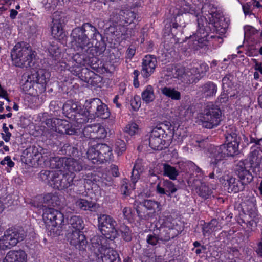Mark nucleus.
<instances>
[{"label":"nucleus","instance_id":"obj_1","mask_svg":"<svg viewBox=\"0 0 262 262\" xmlns=\"http://www.w3.org/2000/svg\"><path fill=\"white\" fill-rule=\"evenodd\" d=\"M98 36H101L96 28L91 23H84L81 27L73 29L71 33V45L76 52L72 57L74 66H91L92 59L95 55L96 49L90 41L89 37L97 40Z\"/></svg>","mask_w":262,"mask_h":262},{"label":"nucleus","instance_id":"obj_2","mask_svg":"<svg viewBox=\"0 0 262 262\" xmlns=\"http://www.w3.org/2000/svg\"><path fill=\"white\" fill-rule=\"evenodd\" d=\"M178 5L181 11L188 13L198 17L200 13L208 16L210 23L215 27H218L217 21L220 19L219 13L216 8L211 3L210 0H178Z\"/></svg>","mask_w":262,"mask_h":262},{"label":"nucleus","instance_id":"obj_3","mask_svg":"<svg viewBox=\"0 0 262 262\" xmlns=\"http://www.w3.org/2000/svg\"><path fill=\"white\" fill-rule=\"evenodd\" d=\"M89 258L92 262H119L118 253L107 247V239L102 236L94 237L90 247Z\"/></svg>","mask_w":262,"mask_h":262},{"label":"nucleus","instance_id":"obj_4","mask_svg":"<svg viewBox=\"0 0 262 262\" xmlns=\"http://www.w3.org/2000/svg\"><path fill=\"white\" fill-rule=\"evenodd\" d=\"M74 173H63L61 170L50 171L41 170L40 177L43 181H47L54 188L59 190L65 189L73 185H77V181H74Z\"/></svg>","mask_w":262,"mask_h":262},{"label":"nucleus","instance_id":"obj_5","mask_svg":"<svg viewBox=\"0 0 262 262\" xmlns=\"http://www.w3.org/2000/svg\"><path fill=\"white\" fill-rule=\"evenodd\" d=\"M11 55L14 65L21 68L30 67L34 57L30 46L24 42L16 44Z\"/></svg>","mask_w":262,"mask_h":262},{"label":"nucleus","instance_id":"obj_6","mask_svg":"<svg viewBox=\"0 0 262 262\" xmlns=\"http://www.w3.org/2000/svg\"><path fill=\"white\" fill-rule=\"evenodd\" d=\"M221 111L213 104H208L200 114L199 118L203 127L211 129L219 124L221 121Z\"/></svg>","mask_w":262,"mask_h":262},{"label":"nucleus","instance_id":"obj_7","mask_svg":"<svg viewBox=\"0 0 262 262\" xmlns=\"http://www.w3.org/2000/svg\"><path fill=\"white\" fill-rule=\"evenodd\" d=\"M98 227L103 237L110 240H114L117 237L118 233L116 229L117 222L112 216L101 214L98 215Z\"/></svg>","mask_w":262,"mask_h":262},{"label":"nucleus","instance_id":"obj_8","mask_svg":"<svg viewBox=\"0 0 262 262\" xmlns=\"http://www.w3.org/2000/svg\"><path fill=\"white\" fill-rule=\"evenodd\" d=\"M205 16L198 18L197 19L198 29L195 35L194 44L197 45L199 47L202 48L204 46L207 45L210 38H214L217 40L222 41V38L219 36H214L211 35L209 36L208 33L209 28L207 26V21Z\"/></svg>","mask_w":262,"mask_h":262},{"label":"nucleus","instance_id":"obj_9","mask_svg":"<svg viewBox=\"0 0 262 262\" xmlns=\"http://www.w3.org/2000/svg\"><path fill=\"white\" fill-rule=\"evenodd\" d=\"M26 236V233L21 229L17 230H7L4 236L0 238V249L5 250L11 249L19 242L23 241Z\"/></svg>","mask_w":262,"mask_h":262},{"label":"nucleus","instance_id":"obj_10","mask_svg":"<svg viewBox=\"0 0 262 262\" xmlns=\"http://www.w3.org/2000/svg\"><path fill=\"white\" fill-rule=\"evenodd\" d=\"M226 139L228 143L223 144L222 146L227 157H233L237 155L239 152L238 146L241 139L234 127H230L227 130Z\"/></svg>","mask_w":262,"mask_h":262},{"label":"nucleus","instance_id":"obj_11","mask_svg":"<svg viewBox=\"0 0 262 262\" xmlns=\"http://www.w3.org/2000/svg\"><path fill=\"white\" fill-rule=\"evenodd\" d=\"M49 76V73L42 69L29 75V79L33 81V88L36 90L37 94H41L46 91Z\"/></svg>","mask_w":262,"mask_h":262},{"label":"nucleus","instance_id":"obj_12","mask_svg":"<svg viewBox=\"0 0 262 262\" xmlns=\"http://www.w3.org/2000/svg\"><path fill=\"white\" fill-rule=\"evenodd\" d=\"M42 217L45 223L49 226H59L64 222L63 214L52 208H44Z\"/></svg>","mask_w":262,"mask_h":262},{"label":"nucleus","instance_id":"obj_13","mask_svg":"<svg viewBox=\"0 0 262 262\" xmlns=\"http://www.w3.org/2000/svg\"><path fill=\"white\" fill-rule=\"evenodd\" d=\"M68 241L71 246L83 253L87 247L88 242L82 231H72L67 234Z\"/></svg>","mask_w":262,"mask_h":262},{"label":"nucleus","instance_id":"obj_14","mask_svg":"<svg viewBox=\"0 0 262 262\" xmlns=\"http://www.w3.org/2000/svg\"><path fill=\"white\" fill-rule=\"evenodd\" d=\"M143 170V168L142 166V161L141 160L138 159L136 161L132 170L131 176L132 183L129 185V188L128 186L127 180L126 179L123 180L121 189L122 191H124V194H127V191L128 190L134 189L135 188V184L140 179V173H142Z\"/></svg>","mask_w":262,"mask_h":262},{"label":"nucleus","instance_id":"obj_15","mask_svg":"<svg viewBox=\"0 0 262 262\" xmlns=\"http://www.w3.org/2000/svg\"><path fill=\"white\" fill-rule=\"evenodd\" d=\"M220 182L227 188L228 192L237 193L244 189L245 185L226 172L220 178Z\"/></svg>","mask_w":262,"mask_h":262},{"label":"nucleus","instance_id":"obj_16","mask_svg":"<svg viewBox=\"0 0 262 262\" xmlns=\"http://www.w3.org/2000/svg\"><path fill=\"white\" fill-rule=\"evenodd\" d=\"M58 12H56L53 15L51 33L54 38L60 40L65 35L63 27L67 22V20L64 15H58Z\"/></svg>","mask_w":262,"mask_h":262},{"label":"nucleus","instance_id":"obj_17","mask_svg":"<svg viewBox=\"0 0 262 262\" xmlns=\"http://www.w3.org/2000/svg\"><path fill=\"white\" fill-rule=\"evenodd\" d=\"M83 134L86 138L95 140L104 138L106 132L99 124H94L85 126L83 130Z\"/></svg>","mask_w":262,"mask_h":262},{"label":"nucleus","instance_id":"obj_18","mask_svg":"<svg viewBox=\"0 0 262 262\" xmlns=\"http://www.w3.org/2000/svg\"><path fill=\"white\" fill-rule=\"evenodd\" d=\"M235 171L239 181L245 185L250 183L253 180L252 174L246 167L245 161H240L237 163Z\"/></svg>","mask_w":262,"mask_h":262},{"label":"nucleus","instance_id":"obj_19","mask_svg":"<svg viewBox=\"0 0 262 262\" xmlns=\"http://www.w3.org/2000/svg\"><path fill=\"white\" fill-rule=\"evenodd\" d=\"M60 205V200L58 196L54 193H49L44 195L40 202L36 203L34 206L39 210H44V208H50Z\"/></svg>","mask_w":262,"mask_h":262},{"label":"nucleus","instance_id":"obj_20","mask_svg":"<svg viewBox=\"0 0 262 262\" xmlns=\"http://www.w3.org/2000/svg\"><path fill=\"white\" fill-rule=\"evenodd\" d=\"M157 59L151 55H146L142 61V68L141 71L144 78H148L154 73L157 65Z\"/></svg>","mask_w":262,"mask_h":262},{"label":"nucleus","instance_id":"obj_21","mask_svg":"<svg viewBox=\"0 0 262 262\" xmlns=\"http://www.w3.org/2000/svg\"><path fill=\"white\" fill-rule=\"evenodd\" d=\"M157 191L161 194H165L167 196L171 197L178 190L177 186L169 180H164L159 183L156 188Z\"/></svg>","mask_w":262,"mask_h":262},{"label":"nucleus","instance_id":"obj_22","mask_svg":"<svg viewBox=\"0 0 262 262\" xmlns=\"http://www.w3.org/2000/svg\"><path fill=\"white\" fill-rule=\"evenodd\" d=\"M210 164L211 166H216L223 161L227 156L223 149L222 145L219 146L211 147L209 149Z\"/></svg>","mask_w":262,"mask_h":262},{"label":"nucleus","instance_id":"obj_23","mask_svg":"<svg viewBox=\"0 0 262 262\" xmlns=\"http://www.w3.org/2000/svg\"><path fill=\"white\" fill-rule=\"evenodd\" d=\"M27 255L23 250H11L6 254L3 262H27Z\"/></svg>","mask_w":262,"mask_h":262},{"label":"nucleus","instance_id":"obj_24","mask_svg":"<svg viewBox=\"0 0 262 262\" xmlns=\"http://www.w3.org/2000/svg\"><path fill=\"white\" fill-rule=\"evenodd\" d=\"M56 122L55 133L69 135H74L76 133V129L67 121L58 118Z\"/></svg>","mask_w":262,"mask_h":262},{"label":"nucleus","instance_id":"obj_25","mask_svg":"<svg viewBox=\"0 0 262 262\" xmlns=\"http://www.w3.org/2000/svg\"><path fill=\"white\" fill-rule=\"evenodd\" d=\"M102 102V101L97 98L86 100L84 106L88 114V115L90 116L91 117H96V114Z\"/></svg>","mask_w":262,"mask_h":262},{"label":"nucleus","instance_id":"obj_26","mask_svg":"<svg viewBox=\"0 0 262 262\" xmlns=\"http://www.w3.org/2000/svg\"><path fill=\"white\" fill-rule=\"evenodd\" d=\"M221 223L216 219L211 220L208 223H205L202 227L203 235L209 236L212 232L221 230Z\"/></svg>","mask_w":262,"mask_h":262},{"label":"nucleus","instance_id":"obj_27","mask_svg":"<svg viewBox=\"0 0 262 262\" xmlns=\"http://www.w3.org/2000/svg\"><path fill=\"white\" fill-rule=\"evenodd\" d=\"M82 168V163L80 160L66 158L64 169L68 170L70 173L74 174L75 172H79Z\"/></svg>","mask_w":262,"mask_h":262},{"label":"nucleus","instance_id":"obj_28","mask_svg":"<svg viewBox=\"0 0 262 262\" xmlns=\"http://www.w3.org/2000/svg\"><path fill=\"white\" fill-rule=\"evenodd\" d=\"M169 26L171 27L170 30L173 36H177L179 34V33L181 34L183 29L186 26L184 16L178 14L175 18L174 21L172 23L171 25H170Z\"/></svg>","mask_w":262,"mask_h":262},{"label":"nucleus","instance_id":"obj_29","mask_svg":"<svg viewBox=\"0 0 262 262\" xmlns=\"http://www.w3.org/2000/svg\"><path fill=\"white\" fill-rule=\"evenodd\" d=\"M199 91L205 98L212 97L215 95L217 85L212 81H208L199 87Z\"/></svg>","mask_w":262,"mask_h":262},{"label":"nucleus","instance_id":"obj_30","mask_svg":"<svg viewBox=\"0 0 262 262\" xmlns=\"http://www.w3.org/2000/svg\"><path fill=\"white\" fill-rule=\"evenodd\" d=\"M246 205L243 208L248 215L252 220L255 219L258 215V211L256 206V200L252 198L246 201Z\"/></svg>","mask_w":262,"mask_h":262},{"label":"nucleus","instance_id":"obj_31","mask_svg":"<svg viewBox=\"0 0 262 262\" xmlns=\"http://www.w3.org/2000/svg\"><path fill=\"white\" fill-rule=\"evenodd\" d=\"M96 146L100 155L99 159L102 163L111 159L112 151L110 146L105 144H97Z\"/></svg>","mask_w":262,"mask_h":262},{"label":"nucleus","instance_id":"obj_32","mask_svg":"<svg viewBox=\"0 0 262 262\" xmlns=\"http://www.w3.org/2000/svg\"><path fill=\"white\" fill-rule=\"evenodd\" d=\"M62 110L68 117L72 118L79 113L80 107L76 103L70 101L63 105Z\"/></svg>","mask_w":262,"mask_h":262},{"label":"nucleus","instance_id":"obj_33","mask_svg":"<svg viewBox=\"0 0 262 262\" xmlns=\"http://www.w3.org/2000/svg\"><path fill=\"white\" fill-rule=\"evenodd\" d=\"M69 227L73 230L72 231H81L84 227V223L82 219L79 216L74 215L69 221Z\"/></svg>","mask_w":262,"mask_h":262},{"label":"nucleus","instance_id":"obj_34","mask_svg":"<svg viewBox=\"0 0 262 262\" xmlns=\"http://www.w3.org/2000/svg\"><path fill=\"white\" fill-rule=\"evenodd\" d=\"M262 158L261 152L258 149H254L251 151L248 157V161L250 166L256 168L259 166L261 163Z\"/></svg>","mask_w":262,"mask_h":262},{"label":"nucleus","instance_id":"obj_35","mask_svg":"<svg viewBox=\"0 0 262 262\" xmlns=\"http://www.w3.org/2000/svg\"><path fill=\"white\" fill-rule=\"evenodd\" d=\"M161 93L164 96L173 100H180L181 98L180 92L172 87L165 86L161 89Z\"/></svg>","mask_w":262,"mask_h":262},{"label":"nucleus","instance_id":"obj_36","mask_svg":"<svg viewBox=\"0 0 262 262\" xmlns=\"http://www.w3.org/2000/svg\"><path fill=\"white\" fill-rule=\"evenodd\" d=\"M57 119V118H50L46 119L44 122L43 127L45 128L44 133L47 137L51 138L54 136L55 134L54 128L56 127V121Z\"/></svg>","mask_w":262,"mask_h":262},{"label":"nucleus","instance_id":"obj_37","mask_svg":"<svg viewBox=\"0 0 262 262\" xmlns=\"http://www.w3.org/2000/svg\"><path fill=\"white\" fill-rule=\"evenodd\" d=\"M49 56L54 61V63L57 61L60 58V51L59 48L58 41H52L48 48Z\"/></svg>","mask_w":262,"mask_h":262},{"label":"nucleus","instance_id":"obj_38","mask_svg":"<svg viewBox=\"0 0 262 262\" xmlns=\"http://www.w3.org/2000/svg\"><path fill=\"white\" fill-rule=\"evenodd\" d=\"M141 205L152 213L160 211L161 209L160 203L151 200H145L141 203Z\"/></svg>","mask_w":262,"mask_h":262},{"label":"nucleus","instance_id":"obj_39","mask_svg":"<svg viewBox=\"0 0 262 262\" xmlns=\"http://www.w3.org/2000/svg\"><path fill=\"white\" fill-rule=\"evenodd\" d=\"M161 166L162 167L164 176L168 177L171 180L177 179L179 172L175 167L166 163L161 164Z\"/></svg>","mask_w":262,"mask_h":262},{"label":"nucleus","instance_id":"obj_40","mask_svg":"<svg viewBox=\"0 0 262 262\" xmlns=\"http://www.w3.org/2000/svg\"><path fill=\"white\" fill-rule=\"evenodd\" d=\"M87 157L94 164L102 163L96 145L90 147L87 151Z\"/></svg>","mask_w":262,"mask_h":262},{"label":"nucleus","instance_id":"obj_41","mask_svg":"<svg viewBox=\"0 0 262 262\" xmlns=\"http://www.w3.org/2000/svg\"><path fill=\"white\" fill-rule=\"evenodd\" d=\"M234 76L231 74H226L222 79V89L224 92H229V91H232L234 87L233 80Z\"/></svg>","mask_w":262,"mask_h":262},{"label":"nucleus","instance_id":"obj_42","mask_svg":"<svg viewBox=\"0 0 262 262\" xmlns=\"http://www.w3.org/2000/svg\"><path fill=\"white\" fill-rule=\"evenodd\" d=\"M196 193L204 199H207L212 193V190L204 183H201L200 186L196 188Z\"/></svg>","mask_w":262,"mask_h":262},{"label":"nucleus","instance_id":"obj_43","mask_svg":"<svg viewBox=\"0 0 262 262\" xmlns=\"http://www.w3.org/2000/svg\"><path fill=\"white\" fill-rule=\"evenodd\" d=\"M141 97L143 101L146 103H150L155 99L154 89L150 85L146 86L141 94Z\"/></svg>","mask_w":262,"mask_h":262},{"label":"nucleus","instance_id":"obj_44","mask_svg":"<svg viewBox=\"0 0 262 262\" xmlns=\"http://www.w3.org/2000/svg\"><path fill=\"white\" fill-rule=\"evenodd\" d=\"M77 207L83 211L92 210L95 205V203L91 201H88L83 199H79L75 202Z\"/></svg>","mask_w":262,"mask_h":262},{"label":"nucleus","instance_id":"obj_45","mask_svg":"<svg viewBox=\"0 0 262 262\" xmlns=\"http://www.w3.org/2000/svg\"><path fill=\"white\" fill-rule=\"evenodd\" d=\"M149 146L154 150H161L166 147L165 140L160 138H150L149 139Z\"/></svg>","mask_w":262,"mask_h":262},{"label":"nucleus","instance_id":"obj_46","mask_svg":"<svg viewBox=\"0 0 262 262\" xmlns=\"http://www.w3.org/2000/svg\"><path fill=\"white\" fill-rule=\"evenodd\" d=\"M66 158L52 157L49 160L50 167L52 169L64 167Z\"/></svg>","mask_w":262,"mask_h":262},{"label":"nucleus","instance_id":"obj_47","mask_svg":"<svg viewBox=\"0 0 262 262\" xmlns=\"http://www.w3.org/2000/svg\"><path fill=\"white\" fill-rule=\"evenodd\" d=\"M110 112L108 108L105 103L102 102L101 105L98 109V111L96 114V117H100L102 119H107L110 116Z\"/></svg>","mask_w":262,"mask_h":262},{"label":"nucleus","instance_id":"obj_48","mask_svg":"<svg viewBox=\"0 0 262 262\" xmlns=\"http://www.w3.org/2000/svg\"><path fill=\"white\" fill-rule=\"evenodd\" d=\"M119 231L121 234L122 238L126 242H129L132 239V231L126 225H121Z\"/></svg>","mask_w":262,"mask_h":262},{"label":"nucleus","instance_id":"obj_49","mask_svg":"<svg viewBox=\"0 0 262 262\" xmlns=\"http://www.w3.org/2000/svg\"><path fill=\"white\" fill-rule=\"evenodd\" d=\"M183 82L190 84L198 81V78L194 77L189 69L185 70V74L183 76Z\"/></svg>","mask_w":262,"mask_h":262},{"label":"nucleus","instance_id":"obj_50","mask_svg":"<svg viewBox=\"0 0 262 262\" xmlns=\"http://www.w3.org/2000/svg\"><path fill=\"white\" fill-rule=\"evenodd\" d=\"M43 7L48 11L54 10L60 3V0H41Z\"/></svg>","mask_w":262,"mask_h":262},{"label":"nucleus","instance_id":"obj_51","mask_svg":"<svg viewBox=\"0 0 262 262\" xmlns=\"http://www.w3.org/2000/svg\"><path fill=\"white\" fill-rule=\"evenodd\" d=\"M124 131L131 136L134 135L139 131L138 125L134 122L129 123L125 127Z\"/></svg>","mask_w":262,"mask_h":262},{"label":"nucleus","instance_id":"obj_52","mask_svg":"<svg viewBox=\"0 0 262 262\" xmlns=\"http://www.w3.org/2000/svg\"><path fill=\"white\" fill-rule=\"evenodd\" d=\"M122 214L124 219L129 222H132L133 221L134 216V213L130 207H124L122 209Z\"/></svg>","mask_w":262,"mask_h":262},{"label":"nucleus","instance_id":"obj_53","mask_svg":"<svg viewBox=\"0 0 262 262\" xmlns=\"http://www.w3.org/2000/svg\"><path fill=\"white\" fill-rule=\"evenodd\" d=\"M170 232V230L167 229H164L163 230H160L159 233L158 234L160 241L164 242L169 241L171 238Z\"/></svg>","mask_w":262,"mask_h":262},{"label":"nucleus","instance_id":"obj_54","mask_svg":"<svg viewBox=\"0 0 262 262\" xmlns=\"http://www.w3.org/2000/svg\"><path fill=\"white\" fill-rule=\"evenodd\" d=\"M165 137V131L161 127L154 128L150 136V138H160L163 139Z\"/></svg>","mask_w":262,"mask_h":262},{"label":"nucleus","instance_id":"obj_55","mask_svg":"<svg viewBox=\"0 0 262 262\" xmlns=\"http://www.w3.org/2000/svg\"><path fill=\"white\" fill-rule=\"evenodd\" d=\"M126 149L125 142L123 140L117 141L115 144V151L118 155H121Z\"/></svg>","mask_w":262,"mask_h":262},{"label":"nucleus","instance_id":"obj_56","mask_svg":"<svg viewBox=\"0 0 262 262\" xmlns=\"http://www.w3.org/2000/svg\"><path fill=\"white\" fill-rule=\"evenodd\" d=\"M146 209L143 207L138 206L136 208V211L138 216L143 220H147L149 217V213L145 210Z\"/></svg>","mask_w":262,"mask_h":262},{"label":"nucleus","instance_id":"obj_57","mask_svg":"<svg viewBox=\"0 0 262 262\" xmlns=\"http://www.w3.org/2000/svg\"><path fill=\"white\" fill-rule=\"evenodd\" d=\"M73 119L78 124L86 123L89 120V118L86 114H82L80 113H78L77 115H75Z\"/></svg>","mask_w":262,"mask_h":262},{"label":"nucleus","instance_id":"obj_58","mask_svg":"<svg viewBox=\"0 0 262 262\" xmlns=\"http://www.w3.org/2000/svg\"><path fill=\"white\" fill-rule=\"evenodd\" d=\"M61 103L57 101H52L49 105L50 111L54 115L58 113L61 107Z\"/></svg>","mask_w":262,"mask_h":262},{"label":"nucleus","instance_id":"obj_59","mask_svg":"<svg viewBox=\"0 0 262 262\" xmlns=\"http://www.w3.org/2000/svg\"><path fill=\"white\" fill-rule=\"evenodd\" d=\"M160 239L159 238L158 235L155 234H148L146 238V242L148 244L155 246L157 244Z\"/></svg>","mask_w":262,"mask_h":262},{"label":"nucleus","instance_id":"obj_60","mask_svg":"<svg viewBox=\"0 0 262 262\" xmlns=\"http://www.w3.org/2000/svg\"><path fill=\"white\" fill-rule=\"evenodd\" d=\"M197 68L198 72L201 78L204 76L205 73L208 70L209 67L206 63H201L198 66L196 67Z\"/></svg>","mask_w":262,"mask_h":262},{"label":"nucleus","instance_id":"obj_61","mask_svg":"<svg viewBox=\"0 0 262 262\" xmlns=\"http://www.w3.org/2000/svg\"><path fill=\"white\" fill-rule=\"evenodd\" d=\"M3 129L5 133H2V137L5 142H9L11 136V134L9 132L8 128L6 126V124L3 125Z\"/></svg>","mask_w":262,"mask_h":262},{"label":"nucleus","instance_id":"obj_62","mask_svg":"<svg viewBox=\"0 0 262 262\" xmlns=\"http://www.w3.org/2000/svg\"><path fill=\"white\" fill-rule=\"evenodd\" d=\"M184 74L185 69L184 68H177L175 69V71L173 73V77L174 78L180 79L183 82Z\"/></svg>","mask_w":262,"mask_h":262},{"label":"nucleus","instance_id":"obj_63","mask_svg":"<svg viewBox=\"0 0 262 262\" xmlns=\"http://www.w3.org/2000/svg\"><path fill=\"white\" fill-rule=\"evenodd\" d=\"M1 164L3 165L6 164L10 168L13 167L14 165V163L11 160L10 157L8 156L1 161Z\"/></svg>","mask_w":262,"mask_h":262},{"label":"nucleus","instance_id":"obj_64","mask_svg":"<svg viewBox=\"0 0 262 262\" xmlns=\"http://www.w3.org/2000/svg\"><path fill=\"white\" fill-rule=\"evenodd\" d=\"M232 92V91H229V92H223L221 93L220 96L218 97V100L220 103L226 102L228 99V95Z\"/></svg>","mask_w":262,"mask_h":262}]
</instances>
